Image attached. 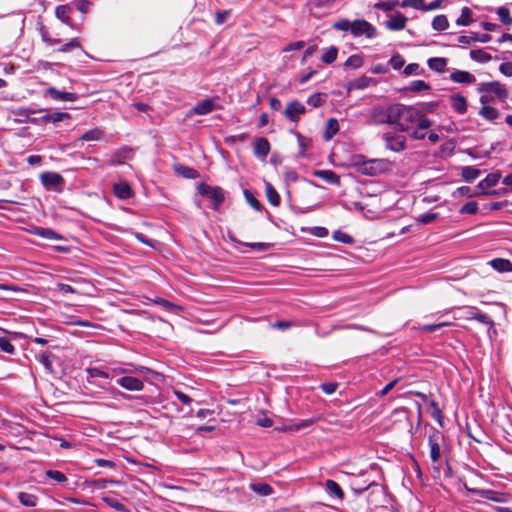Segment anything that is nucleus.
I'll return each instance as SVG.
<instances>
[{"label": "nucleus", "mask_w": 512, "mask_h": 512, "mask_svg": "<svg viewBox=\"0 0 512 512\" xmlns=\"http://www.w3.org/2000/svg\"><path fill=\"white\" fill-rule=\"evenodd\" d=\"M197 193L203 200L208 202V206L213 210H218L225 200V193L220 187H211L204 183L197 185Z\"/></svg>", "instance_id": "1"}, {"label": "nucleus", "mask_w": 512, "mask_h": 512, "mask_svg": "<svg viewBox=\"0 0 512 512\" xmlns=\"http://www.w3.org/2000/svg\"><path fill=\"white\" fill-rule=\"evenodd\" d=\"M462 311V315L459 318L466 320H476L479 323L487 326L488 333L494 328V321L487 315L482 313L478 308L474 306H466L459 308Z\"/></svg>", "instance_id": "2"}, {"label": "nucleus", "mask_w": 512, "mask_h": 512, "mask_svg": "<svg viewBox=\"0 0 512 512\" xmlns=\"http://www.w3.org/2000/svg\"><path fill=\"white\" fill-rule=\"evenodd\" d=\"M351 34L355 38L362 35L366 38H374L376 36V28L364 19H356L352 21Z\"/></svg>", "instance_id": "3"}, {"label": "nucleus", "mask_w": 512, "mask_h": 512, "mask_svg": "<svg viewBox=\"0 0 512 512\" xmlns=\"http://www.w3.org/2000/svg\"><path fill=\"white\" fill-rule=\"evenodd\" d=\"M385 147L393 152H401L406 148V138L404 135L391 132L384 133L382 136Z\"/></svg>", "instance_id": "4"}, {"label": "nucleus", "mask_w": 512, "mask_h": 512, "mask_svg": "<svg viewBox=\"0 0 512 512\" xmlns=\"http://www.w3.org/2000/svg\"><path fill=\"white\" fill-rule=\"evenodd\" d=\"M403 113H404V104H401V103L393 104L386 109V112H385L386 119L384 121H387V124L396 125L398 130H400Z\"/></svg>", "instance_id": "5"}, {"label": "nucleus", "mask_w": 512, "mask_h": 512, "mask_svg": "<svg viewBox=\"0 0 512 512\" xmlns=\"http://www.w3.org/2000/svg\"><path fill=\"white\" fill-rule=\"evenodd\" d=\"M477 91L480 93H493L501 100H505L508 97L507 89L498 81L481 83Z\"/></svg>", "instance_id": "6"}, {"label": "nucleus", "mask_w": 512, "mask_h": 512, "mask_svg": "<svg viewBox=\"0 0 512 512\" xmlns=\"http://www.w3.org/2000/svg\"><path fill=\"white\" fill-rule=\"evenodd\" d=\"M420 111L413 106L404 105V113L401 122L402 132H408L414 124H416L417 119H419Z\"/></svg>", "instance_id": "7"}, {"label": "nucleus", "mask_w": 512, "mask_h": 512, "mask_svg": "<svg viewBox=\"0 0 512 512\" xmlns=\"http://www.w3.org/2000/svg\"><path fill=\"white\" fill-rule=\"evenodd\" d=\"M218 98H206L201 100L194 105V114L206 115L214 110L220 109Z\"/></svg>", "instance_id": "8"}, {"label": "nucleus", "mask_w": 512, "mask_h": 512, "mask_svg": "<svg viewBox=\"0 0 512 512\" xmlns=\"http://www.w3.org/2000/svg\"><path fill=\"white\" fill-rule=\"evenodd\" d=\"M305 112V105L297 100H294L287 104L284 111V116L292 122H298L300 116L305 114Z\"/></svg>", "instance_id": "9"}, {"label": "nucleus", "mask_w": 512, "mask_h": 512, "mask_svg": "<svg viewBox=\"0 0 512 512\" xmlns=\"http://www.w3.org/2000/svg\"><path fill=\"white\" fill-rule=\"evenodd\" d=\"M214 414L215 412L212 409L200 408L199 410L196 411V416L198 418L204 419L206 417H211L209 418L208 423L215 422V419L213 418ZM215 427L216 426L214 424L199 425L198 427L195 428V432L197 434L203 435L205 432L213 431Z\"/></svg>", "instance_id": "10"}, {"label": "nucleus", "mask_w": 512, "mask_h": 512, "mask_svg": "<svg viewBox=\"0 0 512 512\" xmlns=\"http://www.w3.org/2000/svg\"><path fill=\"white\" fill-rule=\"evenodd\" d=\"M440 437L441 433L437 430H433V432L428 437V444L430 447V458L434 464L438 463L441 458V449L439 445Z\"/></svg>", "instance_id": "11"}, {"label": "nucleus", "mask_w": 512, "mask_h": 512, "mask_svg": "<svg viewBox=\"0 0 512 512\" xmlns=\"http://www.w3.org/2000/svg\"><path fill=\"white\" fill-rule=\"evenodd\" d=\"M271 145L267 138L258 137L254 141L253 153L260 160H265L270 153Z\"/></svg>", "instance_id": "12"}, {"label": "nucleus", "mask_w": 512, "mask_h": 512, "mask_svg": "<svg viewBox=\"0 0 512 512\" xmlns=\"http://www.w3.org/2000/svg\"><path fill=\"white\" fill-rule=\"evenodd\" d=\"M117 384L129 391H141L144 387L142 380L132 376H123L117 379Z\"/></svg>", "instance_id": "13"}, {"label": "nucleus", "mask_w": 512, "mask_h": 512, "mask_svg": "<svg viewBox=\"0 0 512 512\" xmlns=\"http://www.w3.org/2000/svg\"><path fill=\"white\" fill-rule=\"evenodd\" d=\"M406 23L407 17L400 12H397L394 16L385 22V26L391 31H400L405 28Z\"/></svg>", "instance_id": "14"}, {"label": "nucleus", "mask_w": 512, "mask_h": 512, "mask_svg": "<svg viewBox=\"0 0 512 512\" xmlns=\"http://www.w3.org/2000/svg\"><path fill=\"white\" fill-rule=\"evenodd\" d=\"M132 157V149L129 147H122L114 152L109 160V165L116 166L123 164L127 159Z\"/></svg>", "instance_id": "15"}, {"label": "nucleus", "mask_w": 512, "mask_h": 512, "mask_svg": "<svg viewBox=\"0 0 512 512\" xmlns=\"http://www.w3.org/2000/svg\"><path fill=\"white\" fill-rule=\"evenodd\" d=\"M377 83V81L374 78L367 77V76H361L359 78L353 79L348 84L349 90H362L365 88H368L370 86H373Z\"/></svg>", "instance_id": "16"}, {"label": "nucleus", "mask_w": 512, "mask_h": 512, "mask_svg": "<svg viewBox=\"0 0 512 512\" xmlns=\"http://www.w3.org/2000/svg\"><path fill=\"white\" fill-rule=\"evenodd\" d=\"M41 182L46 188H53L63 183V177L54 172H45L41 175Z\"/></svg>", "instance_id": "17"}, {"label": "nucleus", "mask_w": 512, "mask_h": 512, "mask_svg": "<svg viewBox=\"0 0 512 512\" xmlns=\"http://www.w3.org/2000/svg\"><path fill=\"white\" fill-rule=\"evenodd\" d=\"M450 79L460 84H473L476 81L473 74L463 70H454L450 75Z\"/></svg>", "instance_id": "18"}, {"label": "nucleus", "mask_w": 512, "mask_h": 512, "mask_svg": "<svg viewBox=\"0 0 512 512\" xmlns=\"http://www.w3.org/2000/svg\"><path fill=\"white\" fill-rule=\"evenodd\" d=\"M452 108L455 112L463 115L467 111V100L461 94H453L449 98Z\"/></svg>", "instance_id": "19"}, {"label": "nucleus", "mask_w": 512, "mask_h": 512, "mask_svg": "<svg viewBox=\"0 0 512 512\" xmlns=\"http://www.w3.org/2000/svg\"><path fill=\"white\" fill-rule=\"evenodd\" d=\"M324 486H325L326 493L330 497L336 498L340 501L343 500L344 492H343L342 488L340 487V485L336 481H334L332 479H328V480H326Z\"/></svg>", "instance_id": "20"}, {"label": "nucleus", "mask_w": 512, "mask_h": 512, "mask_svg": "<svg viewBox=\"0 0 512 512\" xmlns=\"http://www.w3.org/2000/svg\"><path fill=\"white\" fill-rule=\"evenodd\" d=\"M47 94L54 100H59V101H70V102H74L77 100V94L76 93H71V92H62V91H59L57 90L56 88L54 87H50L48 90H47Z\"/></svg>", "instance_id": "21"}, {"label": "nucleus", "mask_w": 512, "mask_h": 512, "mask_svg": "<svg viewBox=\"0 0 512 512\" xmlns=\"http://www.w3.org/2000/svg\"><path fill=\"white\" fill-rule=\"evenodd\" d=\"M314 175L328 184L340 185V176L332 170H316Z\"/></svg>", "instance_id": "22"}, {"label": "nucleus", "mask_w": 512, "mask_h": 512, "mask_svg": "<svg viewBox=\"0 0 512 512\" xmlns=\"http://www.w3.org/2000/svg\"><path fill=\"white\" fill-rule=\"evenodd\" d=\"M500 178L501 174L499 172L490 173L478 183L477 187L481 190L495 187L498 184Z\"/></svg>", "instance_id": "23"}, {"label": "nucleus", "mask_w": 512, "mask_h": 512, "mask_svg": "<svg viewBox=\"0 0 512 512\" xmlns=\"http://www.w3.org/2000/svg\"><path fill=\"white\" fill-rule=\"evenodd\" d=\"M249 488L259 496H269L274 490L266 482H253L250 483Z\"/></svg>", "instance_id": "24"}, {"label": "nucleus", "mask_w": 512, "mask_h": 512, "mask_svg": "<svg viewBox=\"0 0 512 512\" xmlns=\"http://www.w3.org/2000/svg\"><path fill=\"white\" fill-rule=\"evenodd\" d=\"M491 267L498 272H512V262L504 258H495L490 261Z\"/></svg>", "instance_id": "25"}, {"label": "nucleus", "mask_w": 512, "mask_h": 512, "mask_svg": "<svg viewBox=\"0 0 512 512\" xmlns=\"http://www.w3.org/2000/svg\"><path fill=\"white\" fill-rule=\"evenodd\" d=\"M114 194L120 199H128L132 196V189L127 182H120L113 187Z\"/></svg>", "instance_id": "26"}, {"label": "nucleus", "mask_w": 512, "mask_h": 512, "mask_svg": "<svg viewBox=\"0 0 512 512\" xmlns=\"http://www.w3.org/2000/svg\"><path fill=\"white\" fill-rule=\"evenodd\" d=\"M72 8L68 5H59L55 9V15L56 17L61 20L66 25L71 24V15Z\"/></svg>", "instance_id": "27"}, {"label": "nucleus", "mask_w": 512, "mask_h": 512, "mask_svg": "<svg viewBox=\"0 0 512 512\" xmlns=\"http://www.w3.org/2000/svg\"><path fill=\"white\" fill-rule=\"evenodd\" d=\"M428 67L438 73H443L447 66V59L443 57H433L427 61Z\"/></svg>", "instance_id": "28"}, {"label": "nucleus", "mask_w": 512, "mask_h": 512, "mask_svg": "<svg viewBox=\"0 0 512 512\" xmlns=\"http://www.w3.org/2000/svg\"><path fill=\"white\" fill-rule=\"evenodd\" d=\"M265 192L267 200L272 206H278L280 204V195L278 194V192L271 183H265Z\"/></svg>", "instance_id": "29"}, {"label": "nucleus", "mask_w": 512, "mask_h": 512, "mask_svg": "<svg viewBox=\"0 0 512 512\" xmlns=\"http://www.w3.org/2000/svg\"><path fill=\"white\" fill-rule=\"evenodd\" d=\"M339 131L338 121L334 118H330L326 122L323 137L325 140H330Z\"/></svg>", "instance_id": "30"}, {"label": "nucleus", "mask_w": 512, "mask_h": 512, "mask_svg": "<svg viewBox=\"0 0 512 512\" xmlns=\"http://www.w3.org/2000/svg\"><path fill=\"white\" fill-rule=\"evenodd\" d=\"M34 234L48 240H61L62 236L50 228L37 227Z\"/></svg>", "instance_id": "31"}, {"label": "nucleus", "mask_w": 512, "mask_h": 512, "mask_svg": "<svg viewBox=\"0 0 512 512\" xmlns=\"http://www.w3.org/2000/svg\"><path fill=\"white\" fill-rule=\"evenodd\" d=\"M431 86L423 80H414L409 83L403 90L409 92H422L430 90Z\"/></svg>", "instance_id": "32"}, {"label": "nucleus", "mask_w": 512, "mask_h": 512, "mask_svg": "<svg viewBox=\"0 0 512 512\" xmlns=\"http://www.w3.org/2000/svg\"><path fill=\"white\" fill-rule=\"evenodd\" d=\"M469 56L478 63H487L492 59V56L483 49H473L470 51Z\"/></svg>", "instance_id": "33"}, {"label": "nucleus", "mask_w": 512, "mask_h": 512, "mask_svg": "<svg viewBox=\"0 0 512 512\" xmlns=\"http://www.w3.org/2000/svg\"><path fill=\"white\" fill-rule=\"evenodd\" d=\"M480 174H481V171L472 166H464L461 169V176L467 182H472L477 177H479Z\"/></svg>", "instance_id": "34"}, {"label": "nucleus", "mask_w": 512, "mask_h": 512, "mask_svg": "<svg viewBox=\"0 0 512 512\" xmlns=\"http://www.w3.org/2000/svg\"><path fill=\"white\" fill-rule=\"evenodd\" d=\"M104 135V132L99 128L88 130L79 137V141H97L100 140Z\"/></svg>", "instance_id": "35"}, {"label": "nucleus", "mask_w": 512, "mask_h": 512, "mask_svg": "<svg viewBox=\"0 0 512 512\" xmlns=\"http://www.w3.org/2000/svg\"><path fill=\"white\" fill-rule=\"evenodd\" d=\"M479 115H481L483 118L489 121H493L499 117V112L496 108L492 106L484 105L480 109Z\"/></svg>", "instance_id": "36"}, {"label": "nucleus", "mask_w": 512, "mask_h": 512, "mask_svg": "<svg viewBox=\"0 0 512 512\" xmlns=\"http://www.w3.org/2000/svg\"><path fill=\"white\" fill-rule=\"evenodd\" d=\"M18 499L20 503L26 507H34L38 501L37 496L26 492H20L18 494Z\"/></svg>", "instance_id": "37"}, {"label": "nucleus", "mask_w": 512, "mask_h": 512, "mask_svg": "<svg viewBox=\"0 0 512 512\" xmlns=\"http://www.w3.org/2000/svg\"><path fill=\"white\" fill-rule=\"evenodd\" d=\"M66 119H70V115L65 112L47 113L42 116L43 121L52 123H57Z\"/></svg>", "instance_id": "38"}, {"label": "nucleus", "mask_w": 512, "mask_h": 512, "mask_svg": "<svg viewBox=\"0 0 512 512\" xmlns=\"http://www.w3.org/2000/svg\"><path fill=\"white\" fill-rule=\"evenodd\" d=\"M496 13L499 17L500 22L503 25L511 26L512 25V16L510 15V11L507 7L501 6L496 10Z\"/></svg>", "instance_id": "39"}, {"label": "nucleus", "mask_w": 512, "mask_h": 512, "mask_svg": "<svg viewBox=\"0 0 512 512\" xmlns=\"http://www.w3.org/2000/svg\"><path fill=\"white\" fill-rule=\"evenodd\" d=\"M449 26L448 19L445 15H437L432 21V28L436 31L446 30Z\"/></svg>", "instance_id": "40"}, {"label": "nucleus", "mask_w": 512, "mask_h": 512, "mask_svg": "<svg viewBox=\"0 0 512 512\" xmlns=\"http://www.w3.org/2000/svg\"><path fill=\"white\" fill-rule=\"evenodd\" d=\"M54 355L50 352H43L36 356V359L43 364L48 372H52V358Z\"/></svg>", "instance_id": "41"}, {"label": "nucleus", "mask_w": 512, "mask_h": 512, "mask_svg": "<svg viewBox=\"0 0 512 512\" xmlns=\"http://www.w3.org/2000/svg\"><path fill=\"white\" fill-rule=\"evenodd\" d=\"M472 11L468 7H463L460 17L457 18L456 24L459 26H468L471 23Z\"/></svg>", "instance_id": "42"}, {"label": "nucleus", "mask_w": 512, "mask_h": 512, "mask_svg": "<svg viewBox=\"0 0 512 512\" xmlns=\"http://www.w3.org/2000/svg\"><path fill=\"white\" fill-rule=\"evenodd\" d=\"M432 408L431 416L435 419L441 427H443V413L435 400H430L428 404Z\"/></svg>", "instance_id": "43"}, {"label": "nucleus", "mask_w": 512, "mask_h": 512, "mask_svg": "<svg viewBox=\"0 0 512 512\" xmlns=\"http://www.w3.org/2000/svg\"><path fill=\"white\" fill-rule=\"evenodd\" d=\"M337 55H338V49L335 46H331L325 50V52L323 53V55L321 57V60L325 64H332L336 60Z\"/></svg>", "instance_id": "44"}, {"label": "nucleus", "mask_w": 512, "mask_h": 512, "mask_svg": "<svg viewBox=\"0 0 512 512\" xmlns=\"http://www.w3.org/2000/svg\"><path fill=\"white\" fill-rule=\"evenodd\" d=\"M173 170L178 176H181L186 179L192 178V169L187 166H184L179 163H175L173 165Z\"/></svg>", "instance_id": "45"}, {"label": "nucleus", "mask_w": 512, "mask_h": 512, "mask_svg": "<svg viewBox=\"0 0 512 512\" xmlns=\"http://www.w3.org/2000/svg\"><path fill=\"white\" fill-rule=\"evenodd\" d=\"M379 164L378 160H371L364 163L363 168L361 169L363 174L374 176L378 172V168L376 167Z\"/></svg>", "instance_id": "46"}, {"label": "nucleus", "mask_w": 512, "mask_h": 512, "mask_svg": "<svg viewBox=\"0 0 512 512\" xmlns=\"http://www.w3.org/2000/svg\"><path fill=\"white\" fill-rule=\"evenodd\" d=\"M332 237L335 241H338V242H341L344 244H352L354 242V239L351 235H349L341 230L334 231Z\"/></svg>", "instance_id": "47"}, {"label": "nucleus", "mask_w": 512, "mask_h": 512, "mask_svg": "<svg viewBox=\"0 0 512 512\" xmlns=\"http://www.w3.org/2000/svg\"><path fill=\"white\" fill-rule=\"evenodd\" d=\"M326 95L322 93H315L307 99V103L313 108L320 107L325 102Z\"/></svg>", "instance_id": "48"}, {"label": "nucleus", "mask_w": 512, "mask_h": 512, "mask_svg": "<svg viewBox=\"0 0 512 512\" xmlns=\"http://www.w3.org/2000/svg\"><path fill=\"white\" fill-rule=\"evenodd\" d=\"M478 203L476 201H470V202H467L466 204H464L459 212L461 214H469V215H474L478 212Z\"/></svg>", "instance_id": "49"}, {"label": "nucleus", "mask_w": 512, "mask_h": 512, "mask_svg": "<svg viewBox=\"0 0 512 512\" xmlns=\"http://www.w3.org/2000/svg\"><path fill=\"white\" fill-rule=\"evenodd\" d=\"M333 28L339 31L351 33L352 21L348 19H340L333 24Z\"/></svg>", "instance_id": "50"}, {"label": "nucleus", "mask_w": 512, "mask_h": 512, "mask_svg": "<svg viewBox=\"0 0 512 512\" xmlns=\"http://www.w3.org/2000/svg\"><path fill=\"white\" fill-rule=\"evenodd\" d=\"M333 28L339 31L351 33L352 21L348 19H340L333 24Z\"/></svg>", "instance_id": "51"}, {"label": "nucleus", "mask_w": 512, "mask_h": 512, "mask_svg": "<svg viewBox=\"0 0 512 512\" xmlns=\"http://www.w3.org/2000/svg\"><path fill=\"white\" fill-rule=\"evenodd\" d=\"M244 195L246 201L250 204L252 208H254L256 211L262 210V204L256 199L252 192H250L249 190H245Z\"/></svg>", "instance_id": "52"}, {"label": "nucleus", "mask_w": 512, "mask_h": 512, "mask_svg": "<svg viewBox=\"0 0 512 512\" xmlns=\"http://www.w3.org/2000/svg\"><path fill=\"white\" fill-rule=\"evenodd\" d=\"M102 500L111 508L117 510V511H121V512H124L126 511V508L125 506L120 503L119 501H117L116 499L112 498V497H108V496H104L102 497Z\"/></svg>", "instance_id": "53"}, {"label": "nucleus", "mask_w": 512, "mask_h": 512, "mask_svg": "<svg viewBox=\"0 0 512 512\" xmlns=\"http://www.w3.org/2000/svg\"><path fill=\"white\" fill-rule=\"evenodd\" d=\"M362 65L363 59L359 55H352L345 62V66L351 67L353 69L360 68Z\"/></svg>", "instance_id": "54"}, {"label": "nucleus", "mask_w": 512, "mask_h": 512, "mask_svg": "<svg viewBox=\"0 0 512 512\" xmlns=\"http://www.w3.org/2000/svg\"><path fill=\"white\" fill-rule=\"evenodd\" d=\"M0 349L8 354H14L15 347L7 337H0Z\"/></svg>", "instance_id": "55"}, {"label": "nucleus", "mask_w": 512, "mask_h": 512, "mask_svg": "<svg viewBox=\"0 0 512 512\" xmlns=\"http://www.w3.org/2000/svg\"><path fill=\"white\" fill-rule=\"evenodd\" d=\"M46 476L58 483H63L67 480V477L64 473L57 470H48L46 471Z\"/></svg>", "instance_id": "56"}, {"label": "nucleus", "mask_w": 512, "mask_h": 512, "mask_svg": "<svg viewBox=\"0 0 512 512\" xmlns=\"http://www.w3.org/2000/svg\"><path fill=\"white\" fill-rule=\"evenodd\" d=\"M389 64L394 70H399L404 66L405 60L401 55L396 54L391 57Z\"/></svg>", "instance_id": "57"}, {"label": "nucleus", "mask_w": 512, "mask_h": 512, "mask_svg": "<svg viewBox=\"0 0 512 512\" xmlns=\"http://www.w3.org/2000/svg\"><path fill=\"white\" fill-rule=\"evenodd\" d=\"M385 112H386V110L383 108L374 109L373 114H372L374 122L377 124L387 123V121H381V120L386 119Z\"/></svg>", "instance_id": "58"}, {"label": "nucleus", "mask_w": 512, "mask_h": 512, "mask_svg": "<svg viewBox=\"0 0 512 512\" xmlns=\"http://www.w3.org/2000/svg\"><path fill=\"white\" fill-rule=\"evenodd\" d=\"M403 8L405 7H413L415 9L424 11V0H403L401 3Z\"/></svg>", "instance_id": "59"}, {"label": "nucleus", "mask_w": 512, "mask_h": 512, "mask_svg": "<svg viewBox=\"0 0 512 512\" xmlns=\"http://www.w3.org/2000/svg\"><path fill=\"white\" fill-rule=\"evenodd\" d=\"M432 121L430 119H428L427 117H425L421 112L419 113V119H417L416 121V126H418L421 129L423 130H427L428 128H430L432 126Z\"/></svg>", "instance_id": "60"}, {"label": "nucleus", "mask_w": 512, "mask_h": 512, "mask_svg": "<svg viewBox=\"0 0 512 512\" xmlns=\"http://www.w3.org/2000/svg\"><path fill=\"white\" fill-rule=\"evenodd\" d=\"M408 134L412 139H415V140H422L426 136L425 130H423V129L420 130V128L418 126H416V127L412 126V128L408 131Z\"/></svg>", "instance_id": "61"}, {"label": "nucleus", "mask_w": 512, "mask_h": 512, "mask_svg": "<svg viewBox=\"0 0 512 512\" xmlns=\"http://www.w3.org/2000/svg\"><path fill=\"white\" fill-rule=\"evenodd\" d=\"M231 15V10H223L216 13L215 22L217 25L224 24Z\"/></svg>", "instance_id": "62"}, {"label": "nucleus", "mask_w": 512, "mask_h": 512, "mask_svg": "<svg viewBox=\"0 0 512 512\" xmlns=\"http://www.w3.org/2000/svg\"><path fill=\"white\" fill-rule=\"evenodd\" d=\"M420 70V66L417 63H410L404 68V74L406 76L419 75L421 72Z\"/></svg>", "instance_id": "63"}, {"label": "nucleus", "mask_w": 512, "mask_h": 512, "mask_svg": "<svg viewBox=\"0 0 512 512\" xmlns=\"http://www.w3.org/2000/svg\"><path fill=\"white\" fill-rule=\"evenodd\" d=\"M80 47V44L79 42L77 41V39H71L69 42L65 43L64 45H62L58 51L59 52H69L71 51L72 49H75V48H79Z\"/></svg>", "instance_id": "64"}]
</instances>
